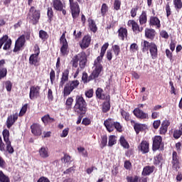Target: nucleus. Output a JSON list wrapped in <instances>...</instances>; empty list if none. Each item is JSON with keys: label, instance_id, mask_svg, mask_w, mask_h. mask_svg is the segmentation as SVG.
Masks as SVG:
<instances>
[{"label": "nucleus", "instance_id": "f257e3e1", "mask_svg": "<svg viewBox=\"0 0 182 182\" xmlns=\"http://www.w3.org/2000/svg\"><path fill=\"white\" fill-rule=\"evenodd\" d=\"M68 80L69 70L66 69L63 72L60 81L59 83V87H63L64 86V89L63 90V97H67V96H69V95H70V93H72V92H73L75 89H77L79 85H80V82L77 80L70 81ZM66 82H68L66 83Z\"/></svg>", "mask_w": 182, "mask_h": 182}, {"label": "nucleus", "instance_id": "f03ea898", "mask_svg": "<svg viewBox=\"0 0 182 182\" xmlns=\"http://www.w3.org/2000/svg\"><path fill=\"white\" fill-rule=\"evenodd\" d=\"M74 110L78 114H86L87 112V102H86V100H85L82 95L76 96Z\"/></svg>", "mask_w": 182, "mask_h": 182}, {"label": "nucleus", "instance_id": "7ed1b4c3", "mask_svg": "<svg viewBox=\"0 0 182 182\" xmlns=\"http://www.w3.org/2000/svg\"><path fill=\"white\" fill-rule=\"evenodd\" d=\"M26 19L29 23L38 25L39 23V19H41V10H37L33 6H31L26 16Z\"/></svg>", "mask_w": 182, "mask_h": 182}, {"label": "nucleus", "instance_id": "20e7f679", "mask_svg": "<svg viewBox=\"0 0 182 182\" xmlns=\"http://www.w3.org/2000/svg\"><path fill=\"white\" fill-rule=\"evenodd\" d=\"M3 139L4 141L6 143V151L9 154H14V146L11 145V141L9 140V130L4 129L3 132Z\"/></svg>", "mask_w": 182, "mask_h": 182}, {"label": "nucleus", "instance_id": "39448f33", "mask_svg": "<svg viewBox=\"0 0 182 182\" xmlns=\"http://www.w3.org/2000/svg\"><path fill=\"white\" fill-rule=\"evenodd\" d=\"M180 156L177 154L176 151H173L172 153V169L175 171H178L181 168V162H180L181 160Z\"/></svg>", "mask_w": 182, "mask_h": 182}, {"label": "nucleus", "instance_id": "423d86ee", "mask_svg": "<svg viewBox=\"0 0 182 182\" xmlns=\"http://www.w3.org/2000/svg\"><path fill=\"white\" fill-rule=\"evenodd\" d=\"M100 76L99 73H97L95 70H92V73L90 76L87 75V73L84 72L82 73V80L83 83H89L91 80H95V79H97Z\"/></svg>", "mask_w": 182, "mask_h": 182}, {"label": "nucleus", "instance_id": "0eeeda50", "mask_svg": "<svg viewBox=\"0 0 182 182\" xmlns=\"http://www.w3.org/2000/svg\"><path fill=\"white\" fill-rule=\"evenodd\" d=\"M127 26H132V31L135 35H139V33H141V32L144 31V28L143 26H140V25H139V23L134 20H129Z\"/></svg>", "mask_w": 182, "mask_h": 182}, {"label": "nucleus", "instance_id": "6e6552de", "mask_svg": "<svg viewBox=\"0 0 182 182\" xmlns=\"http://www.w3.org/2000/svg\"><path fill=\"white\" fill-rule=\"evenodd\" d=\"M75 58L78 60L79 66L80 69H85L86 68V63H87V55L85 51H82L80 53L75 55Z\"/></svg>", "mask_w": 182, "mask_h": 182}, {"label": "nucleus", "instance_id": "1a4fd4ad", "mask_svg": "<svg viewBox=\"0 0 182 182\" xmlns=\"http://www.w3.org/2000/svg\"><path fill=\"white\" fill-rule=\"evenodd\" d=\"M41 96V86L33 85L30 87L29 97L31 100L38 99Z\"/></svg>", "mask_w": 182, "mask_h": 182}, {"label": "nucleus", "instance_id": "9d476101", "mask_svg": "<svg viewBox=\"0 0 182 182\" xmlns=\"http://www.w3.org/2000/svg\"><path fill=\"white\" fill-rule=\"evenodd\" d=\"M105 55L100 54L98 57H97L96 60L94 61V70L98 73L100 75L103 72V65H102V60H103V57Z\"/></svg>", "mask_w": 182, "mask_h": 182}, {"label": "nucleus", "instance_id": "9b49d317", "mask_svg": "<svg viewBox=\"0 0 182 182\" xmlns=\"http://www.w3.org/2000/svg\"><path fill=\"white\" fill-rule=\"evenodd\" d=\"M163 146V138L161 136H155L153 139L152 150L157 151Z\"/></svg>", "mask_w": 182, "mask_h": 182}, {"label": "nucleus", "instance_id": "f8f14e48", "mask_svg": "<svg viewBox=\"0 0 182 182\" xmlns=\"http://www.w3.org/2000/svg\"><path fill=\"white\" fill-rule=\"evenodd\" d=\"M70 9L73 19H76L80 14V7L79 6L77 1L73 3V4H70Z\"/></svg>", "mask_w": 182, "mask_h": 182}, {"label": "nucleus", "instance_id": "ddd939ff", "mask_svg": "<svg viewBox=\"0 0 182 182\" xmlns=\"http://www.w3.org/2000/svg\"><path fill=\"white\" fill-rule=\"evenodd\" d=\"M149 25L152 28H156V29H160L161 28V21H160L159 17L152 16L149 18Z\"/></svg>", "mask_w": 182, "mask_h": 182}, {"label": "nucleus", "instance_id": "4468645a", "mask_svg": "<svg viewBox=\"0 0 182 182\" xmlns=\"http://www.w3.org/2000/svg\"><path fill=\"white\" fill-rule=\"evenodd\" d=\"M90 42H92V37L89 35H86L82 38V40L79 42V45L81 49H87L90 46Z\"/></svg>", "mask_w": 182, "mask_h": 182}, {"label": "nucleus", "instance_id": "2eb2a0df", "mask_svg": "<svg viewBox=\"0 0 182 182\" xmlns=\"http://www.w3.org/2000/svg\"><path fill=\"white\" fill-rule=\"evenodd\" d=\"M31 133L34 136H41L42 135V126L38 123H33L31 126Z\"/></svg>", "mask_w": 182, "mask_h": 182}, {"label": "nucleus", "instance_id": "dca6fc26", "mask_svg": "<svg viewBox=\"0 0 182 182\" xmlns=\"http://www.w3.org/2000/svg\"><path fill=\"white\" fill-rule=\"evenodd\" d=\"M150 144L147 141H142L138 146L139 151H141L142 154H146L149 151Z\"/></svg>", "mask_w": 182, "mask_h": 182}, {"label": "nucleus", "instance_id": "f3484780", "mask_svg": "<svg viewBox=\"0 0 182 182\" xmlns=\"http://www.w3.org/2000/svg\"><path fill=\"white\" fill-rule=\"evenodd\" d=\"M103 89L99 87L97 89V90L95 91V95H96V97H97V99H100V100H110V95H107L106 96V95L103 94Z\"/></svg>", "mask_w": 182, "mask_h": 182}, {"label": "nucleus", "instance_id": "a211bd4d", "mask_svg": "<svg viewBox=\"0 0 182 182\" xmlns=\"http://www.w3.org/2000/svg\"><path fill=\"white\" fill-rule=\"evenodd\" d=\"M18 120V115L14 114V115H9L7 118L6 124L7 129H11L12 126L15 124V122Z\"/></svg>", "mask_w": 182, "mask_h": 182}, {"label": "nucleus", "instance_id": "6ab92c4d", "mask_svg": "<svg viewBox=\"0 0 182 182\" xmlns=\"http://www.w3.org/2000/svg\"><path fill=\"white\" fill-rule=\"evenodd\" d=\"M23 46V35H21L15 43V47L13 50V52H19L21 48Z\"/></svg>", "mask_w": 182, "mask_h": 182}, {"label": "nucleus", "instance_id": "aec40b11", "mask_svg": "<svg viewBox=\"0 0 182 182\" xmlns=\"http://www.w3.org/2000/svg\"><path fill=\"white\" fill-rule=\"evenodd\" d=\"M117 33H118V38H119L121 41H124V38L127 39V35H128L127 28L121 27L117 31Z\"/></svg>", "mask_w": 182, "mask_h": 182}, {"label": "nucleus", "instance_id": "412c9836", "mask_svg": "<svg viewBox=\"0 0 182 182\" xmlns=\"http://www.w3.org/2000/svg\"><path fill=\"white\" fill-rule=\"evenodd\" d=\"M52 5L54 11H60L63 8H65L62 0H53Z\"/></svg>", "mask_w": 182, "mask_h": 182}, {"label": "nucleus", "instance_id": "4be33fe9", "mask_svg": "<svg viewBox=\"0 0 182 182\" xmlns=\"http://www.w3.org/2000/svg\"><path fill=\"white\" fill-rule=\"evenodd\" d=\"M155 169V166H146L144 167L143 171L141 172V176H150V174L154 173Z\"/></svg>", "mask_w": 182, "mask_h": 182}, {"label": "nucleus", "instance_id": "5701e85b", "mask_svg": "<svg viewBox=\"0 0 182 182\" xmlns=\"http://www.w3.org/2000/svg\"><path fill=\"white\" fill-rule=\"evenodd\" d=\"M168 126H170V122L167 120L164 121L159 128V134H166L167 133Z\"/></svg>", "mask_w": 182, "mask_h": 182}, {"label": "nucleus", "instance_id": "b1692460", "mask_svg": "<svg viewBox=\"0 0 182 182\" xmlns=\"http://www.w3.org/2000/svg\"><path fill=\"white\" fill-rule=\"evenodd\" d=\"M139 25L141 26H143V25H146V23H147V11H142L141 14L139 16Z\"/></svg>", "mask_w": 182, "mask_h": 182}, {"label": "nucleus", "instance_id": "393cba45", "mask_svg": "<svg viewBox=\"0 0 182 182\" xmlns=\"http://www.w3.org/2000/svg\"><path fill=\"white\" fill-rule=\"evenodd\" d=\"M145 36L147 38V39H151V41H153L154 39V36H156V30L153 28L145 29Z\"/></svg>", "mask_w": 182, "mask_h": 182}, {"label": "nucleus", "instance_id": "a878e982", "mask_svg": "<svg viewBox=\"0 0 182 182\" xmlns=\"http://www.w3.org/2000/svg\"><path fill=\"white\" fill-rule=\"evenodd\" d=\"M149 52L152 59H157V56H159V50L157 49V45H156V43L151 46L149 49Z\"/></svg>", "mask_w": 182, "mask_h": 182}, {"label": "nucleus", "instance_id": "bb28decb", "mask_svg": "<svg viewBox=\"0 0 182 182\" xmlns=\"http://www.w3.org/2000/svg\"><path fill=\"white\" fill-rule=\"evenodd\" d=\"M155 43L153 42H149L147 41H144V43L142 44V52L144 53H145V52H149V50H150V49H151V47L153 46V45H154Z\"/></svg>", "mask_w": 182, "mask_h": 182}, {"label": "nucleus", "instance_id": "cd10ccee", "mask_svg": "<svg viewBox=\"0 0 182 182\" xmlns=\"http://www.w3.org/2000/svg\"><path fill=\"white\" fill-rule=\"evenodd\" d=\"M104 124L109 133L114 130V123L112 122V119H107L105 121Z\"/></svg>", "mask_w": 182, "mask_h": 182}, {"label": "nucleus", "instance_id": "c85d7f7f", "mask_svg": "<svg viewBox=\"0 0 182 182\" xmlns=\"http://www.w3.org/2000/svg\"><path fill=\"white\" fill-rule=\"evenodd\" d=\"M163 154H159L154 157V164L155 166H160L161 168L163 167Z\"/></svg>", "mask_w": 182, "mask_h": 182}, {"label": "nucleus", "instance_id": "c756f323", "mask_svg": "<svg viewBox=\"0 0 182 182\" xmlns=\"http://www.w3.org/2000/svg\"><path fill=\"white\" fill-rule=\"evenodd\" d=\"M38 58L39 57L31 54L29 58V64L33 66H39L41 64L39 63V59H38Z\"/></svg>", "mask_w": 182, "mask_h": 182}, {"label": "nucleus", "instance_id": "7c9ffc66", "mask_svg": "<svg viewBox=\"0 0 182 182\" xmlns=\"http://www.w3.org/2000/svg\"><path fill=\"white\" fill-rule=\"evenodd\" d=\"M119 141L123 149H130V144H129V142L126 140L124 136H121Z\"/></svg>", "mask_w": 182, "mask_h": 182}, {"label": "nucleus", "instance_id": "2f4dec72", "mask_svg": "<svg viewBox=\"0 0 182 182\" xmlns=\"http://www.w3.org/2000/svg\"><path fill=\"white\" fill-rule=\"evenodd\" d=\"M39 154L42 157V159H48V157H49V151H48V148L42 146L39 149Z\"/></svg>", "mask_w": 182, "mask_h": 182}, {"label": "nucleus", "instance_id": "473e14b6", "mask_svg": "<svg viewBox=\"0 0 182 182\" xmlns=\"http://www.w3.org/2000/svg\"><path fill=\"white\" fill-rule=\"evenodd\" d=\"M60 53L62 56H68L69 55V44H62Z\"/></svg>", "mask_w": 182, "mask_h": 182}, {"label": "nucleus", "instance_id": "72a5a7b5", "mask_svg": "<svg viewBox=\"0 0 182 182\" xmlns=\"http://www.w3.org/2000/svg\"><path fill=\"white\" fill-rule=\"evenodd\" d=\"M89 22V28L92 32H97V26H96V23L95 22V20L93 19H88Z\"/></svg>", "mask_w": 182, "mask_h": 182}, {"label": "nucleus", "instance_id": "f704fd0d", "mask_svg": "<svg viewBox=\"0 0 182 182\" xmlns=\"http://www.w3.org/2000/svg\"><path fill=\"white\" fill-rule=\"evenodd\" d=\"M39 38L41 40H42L43 42H45V41H48V38H49V34H48V32H46L43 30H40L39 31Z\"/></svg>", "mask_w": 182, "mask_h": 182}, {"label": "nucleus", "instance_id": "c9c22d12", "mask_svg": "<svg viewBox=\"0 0 182 182\" xmlns=\"http://www.w3.org/2000/svg\"><path fill=\"white\" fill-rule=\"evenodd\" d=\"M109 12V6L106 3L102 4L101 6V15L102 16L105 17L106 16V14Z\"/></svg>", "mask_w": 182, "mask_h": 182}, {"label": "nucleus", "instance_id": "e433bc0d", "mask_svg": "<svg viewBox=\"0 0 182 182\" xmlns=\"http://www.w3.org/2000/svg\"><path fill=\"white\" fill-rule=\"evenodd\" d=\"M173 5L176 11L178 12L180 9H182V1L181 0H173Z\"/></svg>", "mask_w": 182, "mask_h": 182}, {"label": "nucleus", "instance_id": "4c0bfd02", "mask_svg": "<svg viewBox=\"0 0 182 182\" xmlns=\"http://www.w3.org/2000/svg\"><path fill=\"white\" fill-rule=\"evenodd\" d=\"M134 129L136 133V134H139L140 132H143L144 130V125L141 124H135L134 126Z\"/></svg>", "mask_w": 182, "mask_h": 182}, {"label": "nucleus", "instance_id": "58836bf2", "mask_svg": "<svg viewBox=\"0 0 182 182\" xmlns=\"http://www.w3.org/2000/svg\"><path fill=\"white\" fill-rule=\"evenodd\" d=\"M139 9H140V6H135L133 7L130 11L131 17L136 18V16H137V11Z\"/></svg>", "mask_w": 182, "mask_h": 182}, {"label": "nucleus", "instance_id": "ea45409f", "mask_svg": "<svg viewBox=\"0 0 182 182\" xmlns=\"http://www.w3.org/2000/svg\"><path fill=\"white\" fill-rule=\"evenodd\" d=\"M0 182H11L9 177L6 176L2 171H0Z\"/></svg>", "mask_w": 182, "mask_h": 182}, {"label": "nucleus", "instance_id": "a19ab883", "mask_svg": "<svg viewBox=\"0 0 182 182\" xmlns=\"http://www.w3.org/2000/svg\"><path fill=\"white\" fill-rule=\"evenodd\" d=\"M53 9L52 7H48L47 9V16L50 22H52V19H53Z\"/></svg>", "mask_w": 182, "mask_h": 182}, {"label": "nucleus", "instance_id": "79ce46f5", "mask_svg": "<svg viewBox=\"0 0 182 182\" xmlns=\"http://www.w3.org/2000/svg\"><path fill=\"white\" fill-rule=\"evenodd\" d=\"M116 144V136L111 135L109 136L108 146L109 147H112Z\"/></svg>", "mask_w": 182, "mask_h": 182}, {"label": "nucleus", "instance_id": "37998d69", "mask_svg": "<svg viewBox=\"0 0 182 182\" xmlns=\"http://www.w3.org/2000/svg\"><path fill=\"white\" fill-rule=\"evenodd\" d=\"M42 122H43V123L45 124H46V123H50L51 122H53V118H50V117L49 116V114L45 115L44 117H43L41 118Z\"/></svg>", "mask_w": 182, "mask_h": 182}, {"label": "nucleus", "instance_id": "c03bdc74", "mask_svg": "<svg viewBox=\"0 0 182 182\" xmlns=\"http://www.w3.org/2000/svg\"><path fill=\"white\" fill-rule=\"evenodd\" d=\"M4 46L3 47L4 50H8L11 48V45H12V40L11 38L8 39L4 42Z\"/></svg>", "mask_w": 182, "mask_h": 182}, {"label": "nucleus", "instance_id": "a18cd8bd", "mask_svg": "<svg viewBox=\"0 0 182 182\" xmlns=\"http://www.w3.org/2000/svg\"><path fill=\"white\" fill-rule=\"evenodd\" d=\"M60 43L61 45H66L68 43V40H66V31L63 33L61 37L60 38Z\"/></svg>", "mask_w": 182, "mask_h": 182}, {"label": "nucleus", "instance_id": "49530a36", "mask_svg": "<svg viewBox=\"0 0 182 182\" xmlns=\"http://www.w3.org/2000/svg\"><path fill=\"white\" fill-rule=\"evenodd\" d=\"M55 79H56V74L55 73V70L51 69V71L50 73V80L51 85H53V83H55Z\"/></svg>", "mask_w": 182, "mask_h": 182}, {"label": "nucleus", "instance_id": "de8ad7c7", "mask_svg": "<svg viewBox=\"0 0 182 182\" xmlns=\"http://www.w3.org/2000/svg\"><path fill=\"white\" fill-rule=\"evenodd\" d=\"M112 50H113L115 56H119V55H120V46L119 45L113 46Z\"/></svg>", "mask_w": 182, "mask_h": 182}, {"label": "nucleus", "instance_id": "09e8293b", "mask_svg": "<svg viewBox=\"0 0 182 182\" xmlns=\"http://www.w3.org/2000/svg\"><path fill=\"white\" fill-rule=\"evenodd\" d=\"M6 75H8V70L6 68H0V80L4 77H6Z\"/></svg>", "mask_w": 182, "mask_h": 182}, {"label": "nucleus", "instance_id": "8fccbe9b", "mask_svg": "<svg viewBox=\"0 0 182 182\" xmlns=\"http://www.w3.org/2000/svg\"><path fill=\"white\" fill-rule=\"evenodd\" d=\"M72 157L69 156L68 154H65L64 156L61 159V161L63 163H71L72 162Z\"/></svg>", "mask_w": 182, "mask_h": 182}, {"label": "nucleus", "instance_id": "3c124183", "mask_svg": "<svg viewBox=\"0 0 182 182\" xmlns=\"http://www.w3.org/2000/svg\"><path fill=\"white\" fill-rule=\"evenodd\" d=\"M127 182H139V176H127Z\"/></svg>", "mask_w": 182, "mask_h": 182}, {"label": "nucleus", "instance_id": "603ef678", "mask_svg": "<svg viewBox=\"0 0 182 182\" xmlns=\"http://www.w3.org/2000/svg\"><path fill=\"white\" fill-rule=\"evenodd\" d=\"M106 146H107V136H103L101 139V149H105Z\"/></svg>", "mask_w": 182, "mask_h": 182}, {"label": "nucleus", "instance_id": "864d4df0", "mask_svg": "<svg viewBox=\"0 0 182 182\" xmlns=\"http://www.w3.org/2000/svg\"><path fill=\"white\" fill-rule=\"evenodd\" d=\"M122 6V1L120 0H114V9L119 11Z\"/></svg>", "mask_w": 182, "mask_h": 182}, {"label": "nucleus", "instance_id": "5fc2aeb1", "mask_svg": "<svg viewBox=\"0 0 182 182\" xmlns=\"http://www.w3.org/2000/svg\"><path fill=\"white\" fill-rule=\"evenodd\" d=\"M107 48H109V43H105L101 48L100 55H102L105 56V54L106 53V50H107Z\"/></svg>", "mask_w": 182, "mask_h": 182}, {"label": "nucleus", "instance_id": "6e6d98bb", "mask_svg": "<svg viewBox=\"0 0 182 182\" xmlns=\"http://www.w3.org/2000/svg\"><path fill=\"white\" fill-rule=\"evenodd\" d=\"M182 136V132L180 129H175L173 131V137L176 139H180Z\"/></svg>", "mask_w": 182, "mask_h": 182}, {"label": "nucleus", "instance_id": "4d7b16f0", "mask_svg": "<svg viewBox=\"0 0 182 182\" xmlns=\"http://www.w3.org/2000/svg\"><path fill=\"white\" fill-rule=\"evenodd\" d=\"M166 16L168 18L171 15V8H170V2L166 3L165 6Z\"/></svg>", "mask_w": 182, "mask_h": 182}, {"label": "nucleus", "instance_id": "13d9d810", "mask_svg": "<svg viewBox=\"0 0 182 182\" xmlns=\"http://www.w3.org/2000/svg\"><path fill=\"white\" fill-rule=\"evenodd\" d=\"M114 129H116L117 132L122 133L123 132L122 125L119 122H114Z\"/></svg>", "mask_w": 182, "mask_h": 182}, {"label": "nucleus", "instance_id": "bf43d9fd", "mask_svg": "<svg viewBox=\"0 0 182 182\" xmlns=\"http://www.w3.org/2000/svg\"><path fill=\"white\" fill-rule=\"evenodd\" d=\"M73 68H77L79 66V60H77V57L75 55L71 60Z\"/></svg>", "mask_w": 182, "mask_h": 182}, {"label": "nucleus", "instance_id": "052dcab7", "mask_svg": "<svg viewBox=\"0 0 182 182\" xmlns=\"http://www.w3.org/2000/svg\"><path fill=\"white\" fill-rule=\"evenodd\" d=\"M40 53H41V48H39V46L38 44H36L34 46V53L32 55H34V56L39 57Z\"/></svg>", "mask_w": 182, "mask_h": 182}, {"label": "nucleus", "instance_id": "680f3d73", "mask_svg": "<svg viewBox=\"0 0 182 182\" xmlns=\"http://www.w3.org/2000/svg\"><path fill=\"white\" fill-rule=\"evenodd\" d=\"M93 93H94L93 89H90V90L85 91V95L86 97H88V99H90V98L93 97Z\"/></svg>", "mask_w": 182, "mask_h": 182}, {"label": "nucleus", "instance_id": "e2e57ef3", "mask_svg": "<svg viewBox=\"0 0 182 182\" xmlns=\"http://www.w3.org/2000/svg\"><path fill=\"white\" fill-rule=\"evenodd\" d=\"M5 85L7 92H11V90H12V82L10 80H8L5 82Z\"/></svg>", "mask_w": 182, "mask_h": 182}, {"label": "nucleus", "instance_id": "0e129e2a", "mask_svg": "<svg viewBox=\"0 0 182 182\" xmlns=\"http://www.w3.org/2000/svg\"><path fill=\"white\" fill-rule=\"evenodd\" d=\"M124 167L126 170H131L132 169V162L130 161H125L124 164Z\"/></svg>", "mask_w": 182, "mask_h": 182}, {"label": "nucleus", "instance_id": "69168bd1", "mask_svg": "<svg viewBox=\"0 0 182 182\" xmlns=\"http://www.w3.org/2000/svg\"><path fill=\"white\" fill-rule=\"evenodd\" d=\"M136 50H139V46L136 43L131 44L130 46V51L131 52H136Z\"/></svg>", "mask_w": 182, "mask_h": 182}, {"label": "nucleus", "instance_id": "338daca9", "mask_svg": "<svg viewBox=\"0 0 182 182\" xmlns=\"http://www.w3.org/2000/svg\"><path fill=\"white\" fill-rule=\"evenodd\" d=\"M37 182H50V181L47 177L41 176L38 178Z\"/></svg>", "mask_w": 182, "mask_h": 182}, {"label": "nucleus", "instance_id": "774afa93", "mask_svg": "<svg viewBox=\"0 0 182 182\" xmlns=\"http://www.w3.org/2000/svg\"><path fill=\"white\" fill-rule=\"evenodd\" d=\"M176 180L177 182H181L182 181V173L181 171H178L176 177Z\"/></svg>", "mask_w": 182, "mask_h": 182}]
</instances>
